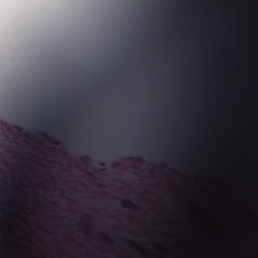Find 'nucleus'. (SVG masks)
<instances>
[{"mask_svg":"<svg viewBox=\"0 0 258 258\" xmlns=\"http://www.w3.org/2000/svg\"><path fill=\"white\" fill-rule=\"evenodd\" d=\"M32 132L34 133H36V132H35L34 130H32Z\"/></svg>","mask_w":258,"mask_h":258,"instance_id":"1","label":"nucleus"},{"mask_svg":"<svg viewBox=\"0 0 258 258\" xmlns=\"http://www.w3.org/2000/svg\"><path fill=\"white\" fill-rule=\"evenodd\" d=\"M41 128V129H45V128L44 127H41V128Z\"/></svg>","mask_w":258,"mask_h":258,"instance_id":"2","label":"nucleus"}]
</instances>
